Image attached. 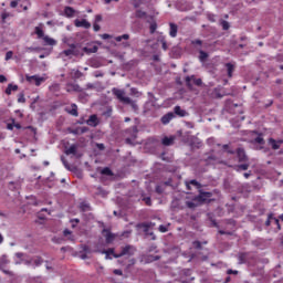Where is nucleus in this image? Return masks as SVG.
Instances as JSON below:
<instances>
[{
  "label": "nucleus",
  "instance_id": "nucleus-58",
  "mask_svg": "<svg viewBox=\"0 0 283 283\" xmlns=\"http://www.w3.org/2000/svg\"><path fill=\"white\" fill-rule=\"evenodd\" d=\"M193 45H202V40H195L192 41Z\"/></svg>",
  "mask_w": 283,
  "mask_h": 283
},
{
  "label": "nucleus",
  "instance_id": "nucleus-44",
  "mask_svg": "<svg viewBox=\"0 0 283 283\" xmlns=\"http://www.w3.org/2000/svg\"><path fill=\"white\" fill-rule=\"evenodd\" d=\"M247 259V254H241L239 256V264H244V260Z\"/></svg>",
  "mask_w": 283,
  "mask_h": 283
},
{
  "label": "nucleus",
  "instance_id": "nucleus-36",
  "mask_svg": "<svg viewBox=\"0 0 283 283\" xmlns=\"http://www.w3.org/2000/svg\"><path fill=\"white\" fill-rule=\"evenodd\" d=\"M78 222H81V220H78V219H71L72 229H76V224H78Z\"/></svg>",
  "mask_w": 283,
  "mask_h": 283
},
{
  "label": "nucleus",
  "instance_id": "nucleus-20",
  "mask_svg": "<svg viewBox=\"0 0 283 283\" xmlns=\"http://www.w3.org/2000/svg\"><path fill=\"white\" fill-rule=\"evenodd\" d=\"M42 40L44 41L45 45H56V40L50 38L49 35H44Z\"/></svg>",
  "mask_w": 283,
  "mask_h": 283
},
{
  "label": "nucleus",
  "instance_id": "nucleus-29",
  "mask_svg": "<svg viewBox=\"0 0 283 283\" xmlns=\"http://www.w3.org/2000/svg\"><path fill=\"white\" fill-rule=\"evenodd\" d=\"M65 154H66V156H70V155H74V154H76V146L75 145H72L70 148H67L66 150H65Z\"/></svg>",
  "mask_w": 283,
  "mask_h": 283
},
{
  "label": "nucleus",
  "instance_id": "nucleus-9",
  "mask_svg": "<svg viewBox=\"0 0 283 283\" xmlns=\"http://www.w3.org/2000/svg\"><path fill=\"white\" fill-rule=\"evenodd\" d=\"M271 222H274V224L277 226V229H281L280 219H276L273 214H269L268 220L265 221L266 227H271Z\"/></svg>",
  "mask_w": 283,
  "mask_h": 283
},
{
  "label": "nucleus",
  "instance_id": "nucleus-56",
  "mask_svg": "<svg viewBox=\"0 0 283 283\" xmlns=\"http://www.w3.org/2000/svg\"><path fill=\"white\" fill-rule=\"evenodd\" d=\"M32 260H25L22 262V264H25L27 266H30V264H32Z\"/></svg>",
  "mask_w": 283,
  "mask_h": 283
},
{
  "label": "nucleus",
  "instance_id": "nucleus-47",
  "mask_svg": "<svg viewBox=\"0 0 283 283\" xmlns=\"http://www.w3.org/2000/svg\"><path fill=\"white\" fill-rule=\"evenodd\" d=\"M12 56H13L12 51L7 52V54H6V61H10V59H12Z\"/></svg>",
  "mask_w": 283,
  "mask_h": 283
},
{
  "label": "nucleus",
  "instance_id": "nucleus-62",
  "mask_svg": "<svg viewBox=\"0 0 283 283\" xmlns=\"http://www.w3.org/2000/svg\"><path fill=\"white\" fill-rule=\"evenodd\" d=\"M195 85H202V80L200 78L195 80Z\"/></svg>",
  "mask_w": 283,
  "mask_h": 283
},
{
  "label": "nucleus",
  "instance_id": "nucleus-8",
  "mask_svg": "<svg viewBox=\"0 0 283 283\" xmlns=\"http://www.w3.org/2000/svg\"><path fill=\"white\" fill-rule=\"evenodd\" d=\"M65 112L71 114V116H78V106H76V104H72L65 108Z\"/></svg>",
  "mask_w": 283,
  "mask_h": 283
},
{
  "label": "nucleus",
  "instance_id": "nucleus-34",
  "mask_svg": "<svg viewBox=\"0 0 283 283\" xmlns=\"http://www.w3.org/2000/svg\"><path fill=\"white\" fill-rule=\"evenodd\" d=\"M134 8H140L143 6V0H132Z\"/></svg>",
  "mask_w": 283,
  "mask_h": 283
},
{
  "label": "nucleus",
  "instance_id": "nucleus-37",
  "mask_svg": "<svg viewBox=\"0 0 283 283\" xmlns=\"http://www.w3.org/2000/svg\"><path fill=\"white\" fill-rule=\"evenodd\" d=\"M254 143H258V145H264V138H262V136H259L254 139Z\"/></svg>",
  "mask_w": 283,
  "mask_h": 283
},
{
  "label": "nucleus",
  "instance_id": "nucleus-53",
  "mask_svg": "<svg viewBox=\"0 0 283 283\" xmlns=\"http://www.w3.org/2000/svg\"><path fill=\"white\" fill-rule=\"evenodd\" d=\"M25 102V96L20 95L18 98V103H24Z\"/></svg>",
  "mask_w": 283,
  "mask_h": 283
},
{
  "label": "nucleus",
  "instance_id": "nucleus-41",
  "mask_svg": "<svg viewBox=\"0 0 283 283\" xmlns=\"http://www.w3.org/2000/svg\"><path fill=\"white\" fill-rule=\"evenodd\" d=\"M81 209H82V211H90V205H87V203H81Z\"/></svg>",
  "mask_w": 283,
  "mask_h": 283
},
{
  "label": "nucleus",
  "instance_id": "nucleus-19",
  "mask_svg": "<svg viewBox=\"0 0 283 283\" xmlns=\"http://www.w3.org/2000/svg\"><path fill=\"white\" fill-rule=\"evenodd\" d=\"M169 34L172 39H176V36L178 35V25L170 23Z\"/></svg>",
  "mask_w": 283,
  "mask_h": 283
},
{
  "label": "nucleus",
  "instance_id": "nucleus-15",
  "mask_svg": "<svg viewBox=\"0 0 283 283\" xmlns=\"http://www.w3.org/2000/svg\"><path fill=\"white\" fill-rule=\"evenodd\" d=\"M191 186L196 187L197 189H200L201 185L200 182H198L197 180H190V181H186V187L188 189V191H191Z\"/></svg>",
  "mask_w": 283,
  "mask_h": 283
},
{
  "label": "nucleus",
  "instance_id": "nucleus-17",
  "mask_svg": "<svg viewBox=\"0 0 283 283\" xmlns=\"http://www.w3.org/2000/svg\"><path fill=\"white\" fill-rule=\"evenodd\" d=\"M34 32L38 39H43V36H45V33L43 32V24H40V27H35Z\"/></svg>",
  "mask_w": 283,
  "mask_h": 283
},
{
  "label": "nucleus",
  "instance_id": "nucleus-1",
  "mask_svg": "<svg viewBox=\"0 0 283 283\" xmlns=\"http://www.w3.org/2000/svg\"><path fill=\"white\" fill-rule=\"evenodd\" d=\"M60 56H67L72 59V56H84V53L78 49V45L75 43L69 44V49L62 51Z\"/></svg>",
  "mask_w": 283,
  "mask_h": 283
},
{
  "label": "nucleus",
  "instance_id": "nucleus-60",
  "mask_svg": "<svg viewBox=\"0 0 283 283\" xmlns=\"http://www.w3.org/2000/svg\"><path fill=\"white\" fill-rule=\"evenodd\" d=\"M112 1H115L116 3H118V1H120V0H104V3L106 6H109V3H112Z\"/></svg>",
  "mask_w": 283,
  "mask_h": 283
},
{
  "label": "nucleus",
  "instance_id": "nucleus-11",
  "mask_svg": "<svg viewBox=\"0 0 283 283\" xmlns=\"http://www.w3.org/2000/svg\"><path fill=\"white\" fill-rule=\"evenodd\" d=\"M283 140H275L273 138L269 139V145H271L272 149H280V147H282Z\"/></svg>",
  "mask_w": 283,
  "mask_h": 283
},
{
  "label": "nucleus",
  "instance_id": "nucleus-46",
  "mask_svg": "<svg viewBox=\"0 0 283 283\" xmlns=\"http://www.w3.org/2000/svg\"><path fill=\"white\" fill-rule=\"evenodd\" d=\"M19 1H21V0H13V1H11L10 2V7L11 8H17V6H19Z\"/></svg>",
  "mask_w": 283,
  "mask_h": 283
},
{
  "label": "nucleus",
  "instance_id": "nucleus-52",
  "mask_svg": "<svg viewBox=\"0 0 283 283\" xmlns=\"http://www.w3.org/2000/svg\"><path fill=\"white\" fill-rule=\"evenodd\" d=\"M144 202H146V205H148V207H151V198H149V197L144 198Z\"/></svg>",
  "mask_w": 283,
  "mask_h": 283
},
{
  "label": "nucleus",
  "instance_id": "nucleus-61",
  "mask_svg": "<svg viewBox=\"0 0 283 283\" xmlns=\"http://www.w3.org/2000/svg\"><path fill=\"white\" fill-rule=\"evenodd\" d=\"M62 163H63V165H64V167H65L66 169H70V166L67 165V161H66L65 158H63V157H62Z\"/></svg>",
  "mask_w": 283,
  "mask_h": 283
},
{
  "label": "nucleus",
  "instance_id": "nucleus-63",
  "mask_svg": "<svg viewBox=\"0 0 283 283\" xmlns=\"http://www.w3.org/2000/svg\"><path fill=\"white\" fill-rule=\"evenodd\" d=\"M6 81H8V78H6L4 75H0V83H6Z\"/></svg>",
  "mask_w": 283,
  "mask_h": 283
},
{
  "label": "nucleus",
  "instance_id": "nucleus-42",
  "mask_svg": "<svg viewBox=\"0 0 283 283\" xmlns=\"http://www.w3.org/2000/svg\"><path fill=\"white\" fill-rule=\"evenodd\" d=\"M160 233H167L169 229L166 226H159Z\"/></svg>",
  "mask_w": 283,
  "mask_h": 283
},
{
  "label": "nucleus",
  "instance_id": "nucleus-25",
  "mask_svg": "<svg viewBox=\"0 0 283 283\" xmlns=\"http://www.w3.org/2000/svg\"><path fill=\"white\" fill-rule=\"evenodd\" d=\"M199 61H201V63H205V61H207V59H209V54L205 51H199Z\"/></svg>",
  "mask_w": 283,
  "mask_h": 283
},
{
  "label": "nucleus",
  "instance_id": "nucleus-2",
  "mask_svg": "<svg viewBox=\"0 0 283 283\" xmlns=\"http://www.w3.org/2000/svg\"><path fill=\"white\" fill-rule=\"evenodd\" d=\"M112 92L120 103H124V105H126V103H130V98L125 96V92L123 90L113 88Z\"/></svg>",
  "mask_w": 283,
  "mask_h": 283
},
{
  "label": "nucleus",
  "instance_id": "nucleus-50",
  "mask_svg": "<svg viewBox=\"0 0 283 283\" xmlns=\"http://www.w3.org/2000/svg\"><path fill=\"white\" fill-rule=\"evenodd\" d=\"M73 72H74V75L76 76V78H81V76H83V73H81V71H78V70H73Z\"/></svg>",
  "mask_w": 283,
  "mask_h": 283
},
{
  "label": "nucleus",
  "instance_id": "nucleus-27",
  "mask_svg": "<svg viewBox=\"0 0 283 283\" xmlns=\"http://www.w3.org/2000/svg\"><path fill=\"white\" fill-rule=\"evenodd\" d=\"M129 41V34H123V35H118L115 38V41H117V43H120V41Z\"/></svg>",
  "mask_w": 283,
  "mask_h": 283
},
{
  "label": "nucleus",
  "instance_id": "nucleus-64",
  "mask_svg": "<svg viewBox=\"0 0 283 283\" xmlns=\"http://www.w3.org/2000/svg\"><path fill=\"white\" fill-rule=\"evenodd\" d=\"M156 260H160V256H151L150 262H156Z\"/></svg>",
  "mask_w": 283,
  "mask_h": 283
},
{
  "label": "nucleus",
  "instance_id": "nucleus-32",
  "mask_svg": "<svg viewBox=\"0 0 283 283\" xmlns=\"http://www.w3.org/2000/svg\"><path fill=\"white\" fill-rule=\"evenodd\" d=\"M114 238H116L112 232H107L106 234V242H114Z\"/></svg>",
  "mask_w": 283,
  "mask_h": 283
},
{
  "label": "nucleus",
  "instance_id": "nucleus-38",
  "mask_svg": "<svg viewBox=\"0 0 283 283\" xmlns=\"http://www.w3.org/2000/svg\"><path fill=\"white\" fill-rule=\"evenodd\" d=\"M102 174H103L104 176H112V170H111L109 168H104V169L102 170Z\"/></svg>",
  "mask_w": 283,
  "mask_h": 283
},
{
  "label": "nucleus",
  "instance_id": "nucleus-51",
  "mask_svg": "<svg viewBox=\"0 0 283 283\" xmlns=\"http://www.w3.org/2000/svg\"><path fill=\"white\" fill-rule=\"evenodd\" d=\"M8 17H10V13L3 12V13L1 14L2 21H6V20L8 19Z\"/></svg>",
  "mask_w": 283,
  "mask_h": 283
},
{
  "label": "nucleus",
  "instance_id": "nucleus-59",
  "mask_svg": "<svg viewBox=\"0 0 283 283\" xmlns=\"http://www.w3.org/2000/svg\"><path fill=\"white\" fill-rule=\"evenodd\" d=\"M102 253H108L109 255H112V254H114V249L105 250Z\"/></svg>",
  "mask_w": 283,
  "mask_h": 283
},
{
  "label": "nucleus",
  "instance_id": "nucleus-39",
  "mask_svg": "<svg viewBox=\"0 0 283 283\" xmlns=\"http://www.w3.org/2000/svg\"><path fill=\"white\" fill-rule=\"evenodd\" d=\"M214 96H216L217 98H222V96H224V94H223V93H220V90L216 88V90H214Z\"/></svg>",
  "mask_w": 283,
  "mask_h": 283
},
{
  "label": "nucleus",
  "instance_id": "nucleus-49",
  "mask_svg": "<svg viewBox=\"0 0 283 283\" xmlns=\"http://www.w3.org/2000/svg\"><path fill=\"white\" fill-rule=\"evenodd\" d=\"M161 45H163V50H167V41H165V38H163L161 40H159Z\"/></svg>",
  "mask_w": 283,
  "mask_h": 283
},
{
  "label": "nucleus",
  "instance_id": "nucleus-33",
  "mask_svg": "<svg viewBox=\"0 0 283 283\" xmlns=\"http://www.w3.org/2000/svg\"><path fill=\"white\" fill-rule=\"evenodd\" d=\"M240 169L242 171H247V169H249V164L239 165L237 170L240 171Z\"/></svg>",
  "mask_w": 283,
  "mask_h": 283
},
{
  "label": "nucleus",
  "instance_id": "nucleus-31",
  "mask_svg": "<svg viewBox=\"0 0 283 283\" xmlns=\"http://www.w3.org/2000/svg\"><path fill=\"white\" fill-rule=\"evenodd\" d=\"M126 105H130L134 112H138V105L136 104V102L130 99V102L126 103Z\"/></svg>",
  "mask_w": 283,
  "mask_h": 283
},
{
  "label": "nucleus",
  "instance_id": "nucleus-57",
  "mask_svg": "<svg viewBox=\"0 0 283 283\" xmlns=\"http://www.w3.org/2000/svg\"><path fill=\"white\" fill-rule=\"evenodd\" d=\"M193 247H196V249H200V247H202V244L200 243V241H195Z\"/></svg>",
  "mask_w": 283,
  "mask_h": 283
},
{
  "label": "nucleus",
  "instance_id": "nucleus-7",
  "mask_svg": "<svg viewBox=\"0 0 283 283\" xmlns=\"http://www.w3.org/2000/svg\"><path fill=\"white\" fill-rule=\"evenodd\" d=\"M81 52H83V54H96V52H98V46H84Z\"/></svg>",
  "mask_w": 283,
  "mask_h": 283
},
{
  "label": "nucleus",
  "instance_id": "nucleus-48",
  "mask_svg": "<svg viewBox=\"0 0 283 283\" xmlns=\"http://www.w3.org/2000/svg\"><path fill=\"white\" fill-rule=\"evenodd\" d=\"M101 21H103V15L101 14L95 15V23H101Z\"/></svg>",
  "mask_w": 283,
  "mask_h": 283
},
{
  "label": "nucleus",
  "instance_id": "nucleus-16",
  "mask_svg": "<svg viewBox=\"0 0 283 283\" xmlns=\"http://www.w3.org/2000/svg\"><path fill=\"white\" fill-rule=\"evenodd\" d=\"M86 123L91 127H96V125H98V117H96V115H91Z\"/></svg>",
  "mask_w": 283,
  "mask_h": 283
},
{
  "label": "nucleus",
  "instance_id": "nucleus-23",
  "mask_svg": "<svg viewBox=\"0 0 283 283\" xmlns=\"http://www.w3.org/2000/svg\"><path fill=\"white\" fill-rule=\"evenodd\" d=\"M226 67L228 70V76L231 78V76H233V70H235V66L231 63H227Z\"/></svg>",
  "mask_w": 283,
  "mask_h": 283
},
{
  "label": "nucleus",
  "instance_id": "nucleus-35",
  "mask_svg": "<svg viewBox=\"0 0 283 283\" xmlns=\"http://www.w3.org/2000/svg\"><path fill=\"white\" fill-rule=\"evenodd\" d=\"M157 28H158V24H156V22H153L150 24V34H154V32H156Z\"/></svg>",
  "mask_w": 283,
  "mask_h": 283
},
{
  "label": "nucleus",
  "instance_id": "nucleus-43",
  "mask_svg": "<svg viewBox=\"0 0 283 283\" xmlns=\"http://www.w3.org/2000/svg\"><path fill=\"white\" fill-rule=\"evenodd\" d=\"M134 264H136V259H130L128 261V264H127L126 269H129L130 266H134Z\"/></svg>",
  "mask_w": 283,
  "mask_h": 283
},
{
  "label": "nucleus",
  "instance_id": "nucleus-13",
  "mask_svg": "<svg viewBox=\"0 0 283 283\" xmlns=\"http://www.w3.org/2000/svg\"><path fill=\"white\" fill-rule=\"evenodd\" d=\"M174 140H176L175 136L164 137L161 139V143H163V145H165V147H169V146L174 145Z\"/></svg>",
  "mask_w": 283,
  "mask_h": 283
},
{
  "label": "nucleus",
  "instance_id": "nucleus-4",
  "mask_svg": "<svg viewBox=\"0 0 283 283\" xmlns=\"http://www.w3.org/2000/svg\"><path fill=\"white\" fill-rule=\"evenodd\" d=\"M25 78H27L28 83H34V85H36V87H39V85H41V83H45V77H41L39 75H25Z\"/></svg>",
  "mask_w": 283,
  "mask_h": 283
},
{
  "label": "nucleus",
  "instance_id": "nucleus-6",
  "mask_svg": "<svg viewBox=\"0 0 283 283\" xmlns=\"http://www.w3.org/2000/svg\"><path fill=\"white\" fill-rule=\"evenodd\" d=\"M75 28H84L85 30H90L92 28V23H90L87 20L83 19H76L74 20Z\"/></svg>",
  "mask_w": 283,
  "mask_h": 283
},
{
  "label": "nucleus",
  "instance_id": "nucleus-28",
  "mask_svg": "<svg viewBox=\"0 0 283 283\" xmlns=\"http://www.w3.org/2000/svg\"><path fill=\"white\" fill-rule=\"evenodd\" d=\"M135 17H137V19H145L147 17V12L143 10H137Z\"/></svg>",
  "mask_w": 283,
  "mask_h": 283
},
{
  "label": "nucleus",
  "instance_id": "nucleus-24",
  "mask_svg": "<svg viewBox=\"0 0 283 283\" xmlns=\"http://www.w3.org/2000/svg\"><path fill=\"white\" fill-rule=\"evenodd\" d=\"M17 90H19V86L9 84L6 90V94L10 95L12 94V92H17Z\"/></svg>",
  "mask_w": 283,
  "mask_h": 283
},
{
  "label": "nucleus",
  "instance_id": "nucleus-18",
  "mask_svg": "<svg viewBox=\"0 0 283 283\" xmlns=\"http://www.w3.org/2000/svg\"><path fill=\"white\" fill-rule=\"evenodd\" d=\"M15 258L18 259L15 261V264L19 265V264H23L24 260H25V253L23 252H18L15 253Z\"/></svg>",
  "mask_w": 283,
  "mask_h": 283
},
{
  "label": "nucleus",
  "instance_id": "nucleus-14",
  "mask_svg": "<svg viewBox=\"0 0 283 283\" xmlns=\"http://www.w3.org/2000/svg\"><path fill=\"white\" fill-rule=\"evenodd\" d=\"M64 14L69 19H72V17H74L76 14V10H74V8H72V7H65L64 8Z\"/></svg>",
  "mask_w": 283,
  "mask_h": 283
},
{
  "label": "nucleus",
  "instance_id": "nucleus-30",
  "mask_svg": "<svg viewBox=\"0 0 283 283\" xmlns=\"http://www.w3.org/2000/svg\"><path fill=\"white\" fill-rule=\"evenodd\" d=\"M34 266H41L43 264V259L41 256H36L32 260Z\"/></svg>",
  "mask_w": 283,
  "mask_h": 283
},
{
  "label": "nucleus",
  "instance_id": "nucleus-22",
  "mask_svg": "<svg viewBox=\"0 0 283 283\" xmlns=\"http://www.w3.org/2000/svg\"><path fill=\"white\" fill-rule=\"evenodd\" d=\"M175 114H177V116L185 117V116H187V111L180 108V106H176Z\"/></svg>",
  "mask_w": 283,
  "mask_h": 283
},
{
  "label": "nucleus",
  "instance_id": "nucleus-26",
  "mask_svg": "<svg viewBox=\"0 0 283 283\" xmlns=\"http://www.w3.org/2000/svg\"><path fill=\"white\" fill-rule=\"evenodd\" d=\"M10 263V260L8 259V255H2L1 258H0V269H1V266H6V264H9Z\"/></svg>",
  "mask_w": 283,
  "mask_h": 283
},
{
  "label": "nucleus",
  "instance_id": "nucleus-3",
  "mask_svg": "<svg viewBox=\"0 0 283 283\" xmlns=\"http://www.w3.org/2000/svg\"><path fill=\"white\" fill-rule=\"evenodd\" d=\"M136 253V248L132 245H126L122 249L119 254H114V258H123V255H134Z\"/></svg>",
  "mask_w": 283,
  "mask_h": 283
},
{
  "label": "nucleus",
  "instance_id": "nucleus-55",
  "mask_svg": "<svg viewBox=\"0 0 283 283\" xmlns=\"http://www.w3.org/2000/svg\"><path fill=\"white\" fill-rule=\"evenodd\" d=\"M63 235H65V238H67V235H72V231L66 229L63 231Z\"/></svg>",
  "mask_w": 283,
  "mask_h": 283
},
{
  "label": "nucleus",
  "instance_id": "nucleus-54",
  "mask_svg": "<svg viewBox=\"0 0 283 283\" xmlns=\"http://www.w3.org/2000/svg\"><path fill=\"white\" fill-rule=\"evenodd\" d=\"M114 275H123V270H114Z\"/></svg>",
  "mask_w": 283,
  "mask_h": 283
},
{
  "label": "nucleus",
  "instance_id": "nucleus-5",
  "mask_svg": "<svg viewBox=\"0 0 283 283\" xmlns=\"http://www.w3.org/2000/svg\"><path fill=\"white\" fill-rule=\"evenodd\" d=\"M211 192L200 191L199 196L195 197V202H199V205H202L203 202H209V198H211Z\"/></svg>",
  "mask_w": 283,
  "mask_h": 283
},
{
  "label": "nucleus",
  "instance_id": "nucleus-45",
  "mask_svg": "<svg viewBox=\"0 0 283 283\" xmlns=\"http://www.w3.org/2000/svg\"><path fill=\"white\" fill-rule=\"evenodd\" d=\"M93 30H94V32H99L101 31V25H98V23L94 22Z\"/></svg>",
  "mask_w": 283,
  "mask_h": 283
},
{
  "label": "nucleus",
  "instance_id": "nucleus-21",
  "mask_svg": "<svg viewBox=\"0 0 283 283\" xmlns=\"http://www.w3.org/2000/svg\"><path fill=\"white\" fill-rule=\"evenodd\" d=\"M186 206L188 209H196V207H200V202L196 201V198L192 201H187Z\"/></svg>",
  "mask_w": 283,
  "mask_h": 283
},
{
  "label": "nucleus",
  "instance_id": "nucleus-40",
  "mask_svg": "<svg viewBox=\"0 0 283 283\" xmlns=\"http://www.w3.org/2000/svg\"><path fill=\"white\" fill-rule=\"evenodd\" d=\"M221 28H222V30H229V28H230L229 22L222 21L221 22Z\"/></svg>",
  "mask_w": 283,
  "mask_h": 283
},
{
  "label": "nucleus",
  "instance_id": "nucleus-10",
  "mask_svg": "<svg viewBox=\"0 0 283 283\" xmlns=\"http://www.w3.org/2000/svg\"><path fill=\"white\" fill-rule=\"evenodd\" d=\"M174 118H175L174 113H168L161 117V123L163 125H169V123H171Z\"/></svg>",
  "mask_w": 283,
  "mask_h": 283
},
{
  "label": "nucleus",
  "instance_id": "nucleus-12",
  "mask_svg": "<svg viewBox=\"0 0 283 283\" xmlns=\"http://www.w3.org/2000/svg\"><path fill=\"white\" fill-rule=\"evenodd\" d=\"M237 156L239 158V163H247V154L244 153V149L239 148L237 150Z\"/></svg>",
  "mask_w": 283,
  "mask_h": 283
}]
</instances>
